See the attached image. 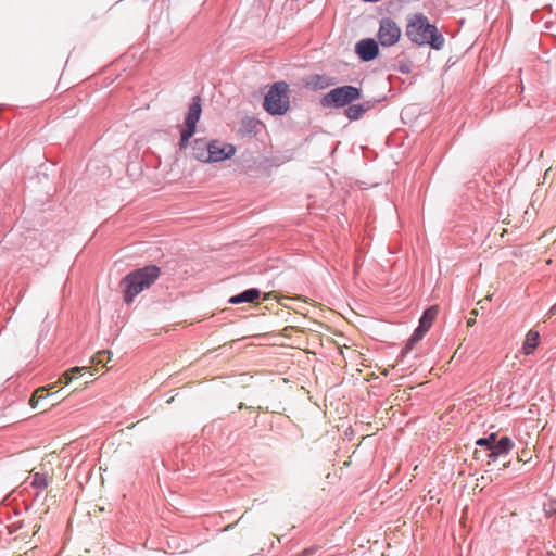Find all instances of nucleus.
<instances>
[{"label":"nucleus","mask_w":556,"mask_h":556,"mask_svg":"<svg viewBox=\"0 0 556 556\" xmlns=\"http://www.w3.org/2000/svg\"><path fill=\"white\" fill-rule=\"evenodd\" d=\"M84 368H80V367H74L72 368L71 370L68 371H65L63 375H62V378H61V381L64 382L65 384H68L73 379L76 378V376L78 374L81 372Z\"/></svg>","instance_id":"obj_19"},{"label":"nucleus","mask_w":556,"mask_h":556,"mask_svg":"<svg viewBox=\"0 0 556 556\" xmlns=\"http://www.w3.org/2000/svg\"><path fill=\"white\" fill-rule=\"evenodd\" d=\"M201 112V99L200 97H194L185 117V128L180 134V140L178 143L180 150H184L188 147L190 138L194 135Z\"/></svg>","instance_id":"obj_4"},{"label":"nucleus","mask_w":556,"mask_h":556,"mask_svg":"<svg viewBox=\"0 0 556 556\" xmlns=\"http://www.w3.org/2000/svg\"><path fill=\"white\" fill-rule=\"evenodd\" d=\"M160 268L155 265H147L141 267L140 273V288L141 291L149 288L160 276Z\"/></svg>","instance_id":"obj_13"},{"label":"nucleus","mask_w":556,"mask_h":556,"mask_svg":"<svg viewBox=\"0 0 556 556\" xmlns=\"http://www.w3.org/2000/svg\"><path fill=\"white\" fill-rule=\"evenodd\" d=\"M362 89L352 85H344L331 89L320 99V106L324 109H340L350 105L353 101L361 99Z\"/></svg>","instance_id":"obj_3"},{"label":"nucleus","mask_w":556,"mask_h":556,"mask_svg":"<svg viewBox=\"0 0 556 556\" xmlns=\"http://www.w3.org/2000/svg\"><path fill=\"white\" fill-rule=\"evenodd\" d=\"M135 169V165L134 164H129L128 167H127V172L129 173V175H132V170Z\"/></svg>","instance_id":"obj_23"},{"label":"nucleus","mask_w":556,"mask_h":556,"mask_svg":"<svg viewBox=\"0 0 556 556\" xmlns=\"http://www.w3.org/2000/svg\"><path fill=\"white\" fill-rule=\"evenodd\" d=\"M556 314V303L549 308L548 316H553Z\"/></svg>","instance_id":"obj_22"},{"label":"nucleus","mask_w":556,"mask_h":556,"mask_svg":"<svg viewBox=\"0 0 556 556\" xmlns=\"http://www.w3.org/2000/svg\"><path fill=\"white\" fill-rule=\"evenodd\" d=\"M49 478L46 473L36 472L33 475L31 486L43 490L49 485Z\"/></svg>","instance_id":"obj_16"},{"label":"nucleus","mask_w":556,"mask_h":556,"mask_svg":"<svg viewBox=\"0 0 556 556\" xmlns=\"http://www.w3.org/2000/svg\"><path fill=\"white\" fill-rule=\"evenodd\" d=\"M260 294H261V292L257 288H250L237 295L231 296L229 299V303H231V304L252 303L256 299L260 298Z\"/></svg>","instance_id":"obj_14"},{"label":"nucleus","mask_w":556,"mask_h":556,"mask_svg":"<svg viewBox=\"0 0 556 556\" xmlns=\"http://www.w3.org/2000/svg\"><path fill=\"white\" fill-rule=\"evenodd\" d=\"M333 84H334V81L332 78L321 76V75H315L312 79V85H313L314 89H325Z\"/></svg>","instance_id":"obj_17"},{"label":"nucleus","mask_w":556,"mask_h":556,"mask_svg":"<svg viewBox=\"0 0 556 556\" xmlns=\"http://www.w3.org/2000/svg\"><path fill=\"white\" fill-rule=\"evenodd\" d=\"M374 108V101L367 100L363 103L353 104V102L348 105V108L344 111L345 116L350 121H357L366 112L371 110Z\"/></svg>","instance_id":"obj_11"},{"label":"nucleus","mask_w":556,"mask_h":556,"mask_svg":"<svg viewBox=\"0 0 556 556\" xmlns=\"http://www.w3.org/2000/svg\"><path fill=\"white\" fill-rule=\"evenodd\" d=\"M46 388H39L35 391L33 397L30 399V404L33 408L37 407L39 400L46 399L48 394H45Z\"/></svg>","instance_id":"obj_20"},{"label":"nucleus","mask_w":556,"mask_h":556,"mask_svg":"<svg viewBox=\"0 0 556 556\" xmlns=\"http://www.w3.org/2000/svg\"><path fill=\"white\" fill-rule=\"evenodd\" d=\"M289 85L286 81H276L264 98V109L270 115H283L290 109Z\"/></svg>","instance_id":"obj_2"},{"label":"nucleus","mask_w":556,"mask_h":556,"mask_svg":"<svg viewBox=\"0 0 556 556\" xmlns=\"http://www.w3.org/2000/svg\"><path fill=\"white\" fill-rule=\"evenodd\" d=\"M355 51L362 61L369 62L378 55L379 48L374 39L368 38L358 41Z\"/></svg>","instance_id":"obj_9"},{"label":"nucleus","mask_w":556,"mask_h":556,"mask_svg":"<svg viewBox=\"0 0 556 556\" xmlns=\"http://www.w3.org/2000/svg\"><path fill=\"white\" fill-rule=\"evenodd\" d=\"M496 441L497 435L495 433H491L486 438L478 439L476 441V445L485 447L490 452L493 448Z\"/></svg>","instance_id":"obj_18"},{"label":"nucleus","mask_w":556,"mask_h":556,"mask_svg":"<svg viewBox=\"0 0 556 556\" xmlns=\"http://www.w3.org/2000/svg\"><path fill=\"white\" fill-rule=\"evenodd\" d=\"M488 301H491V296L488 295L485 296L483 300H481L479 303L482 304L483 302H488Z\"/></svg>","instance_id":"obj_24"},{"label":"nucleus","mask_w":556,"mask_h":556,"mask_svg":"<svg viewBox=\"0 0 556 556\" xmlns=\"http://www.w3.org/2000/svg\"><path fill=\"white\" fill-rule=\"evenodd\" d=\"M124 302L129 304L139 294V268L131 270L121 281Z\"/></svg>","instance_id":"obj_8"},{"label":"nucleus","mask_w":556,"mask_h":556,"mask_svg":"<svg viewBox=\"0 0 556 556\" xmlns=\"http://www.w3.org/2000/svg\"><path fill=\"white\" fill-rule=\"evenodd\" d=\"M407 37L416 45H429L432 49L440 50L444 46V37L438 28L430 24L422 14H415L406 26Z\"/></svg>","instance_id":"obj_1"},{"label":"nucleus","mask_w":556,"mask_h":556,"mask_svg":"<svg viewBox=\"0 0 556 556\" xmlns=\"http://www.w3.org/2000/svg\"><path fill=\"white\" fill-rule=\"evenodd\" d=\"M236 148L231 143H224L218 140L210 141L207 163H217L230 159L235 155Z\"/></svg>","instance_id":"obj_7"},{"label":"nucleus","mask_w":556,"mask_h":556,"mask_svg":"<svg viewBox=\"0 0 556 556\" xmlns=\"http://www.w3.org/2000/svg\"><path fill=\"white\" fill-rule=\"evenodd\" d=\"M514 446L515 444L510 438L502 437L495 442L493 448L489 452L488 457L495 460L500 456L509 454Z\"/></svg>","instance_id":"obj_10"},{"label":"nucleus","mask_w":556,"mask_h":556,"mask_svg":"<svg viewBox=\"0 0 556 556\" xmlns=\"http://www.w3.org/2000/svg\"><path fill=\"white\" fill-rule=\"evenodd\" d=\"M437 315H438L437 306H430L422 313V315L419 319L418 327L414 330L413 334L407 340V342L403 349V354H407L414 348V345L422 339L425 333L430 329Z\"/></svg>","instance_id":"obj_5"},{"label":"nucleus","mask_w":556,"mask_h":556,"mask_svg":"<svg viewBox=\"0 0 556 556\" xmlns=\"http://www.w3.org/2000/svg\"><path fill=\"white\" fill-rule=\"evenodd\" d=\"M316 548L315 547H309V548H306L304 549L301 554H299L298 556H309V555H313L315 553Z\"/></svg>","instance_id":"obj_21"},{"label":"nucleus","mask_w":556,"mask_h":556,"mask_svg":"<svg viewBox=\"0 0 556 556\" xmlns=\"http://www.w3.org/2000/svg\"><path fill=\"white\" fill-rule=\"evenodd\" d=\"M110 352H103L102 355H109L110 356Z\"/></svg>","instance_id":"obj_26"},{"label":"nucleus","mask_w":556,"mask_h":556,"mask_svg":"<svg viewBox=\"0 0 556 556\" xmlns=\"http://www.w3.org/2000/svg\"><path fill=\"white\" fill-rule=\"evenodd\" d=\"M191 155L200 161L207 163V154L210 150V141L203 138L194 139L191 143Z\"/></svg>","instance_id":"obj_12"},{"label":"nucleus","mask_w":556,"mask_h":556,"mask_svg":"<svg viewBox=\"0 0 556 556\" xmlns=\"http://www.w3.org/2000/svg\"><path fill=\"white\" fill-rule=\"evenodd\" d=\"M540 340V334L535 330H530L527 336L526 340L522 345V352L525 355H530L534 352V350L538 348Z\"/></svg>","instance_id":"obj_15"},{"label":"nucleus","mask_w":556,"mask_h":556,"mask_svg":"<svg viewBox=\"0 0 556 556\" xmlns=\"http://www.w3.org/2000/svg\"><path fill=\"white\" fill-rule=\"evenodd\" d=\"M401 36V29L391 18H382L378 30V40L383 47L395 45Z\"/></svg>","instance_id":"obj_6"},{"label":"nucleus","mask_w":556,"mask_h":556,"mask_svg":"<svg viewBox=\"0 0 556 556\" xmlns=\"http://www.w3.org/2000/svg\"><path fill=\"white\" fill-rule=\"evenodd\" d=\"M475 321H476L475 319H469V320L467 321V324H468V326H472V325L475 324Z\"/></svg>","instance_id":"obj_25"}]
</instances>
